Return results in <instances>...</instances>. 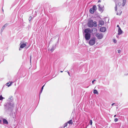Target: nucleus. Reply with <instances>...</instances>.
<instances>
[{
	"label": "nucleus",
	"mask_w": 128,
	"mask_h": 128,
	"mask_svg": "<svg viewBox=\"0 0 128 128\" xmlns=\"http://www.w3.org/2000/svg\"><path fill=\"white\" fill-rule=\"evenodd\" d=\"M5 110L7 112H11L13 110L14 107V103L7 102L6 105Z\"/></svg>",
	"instance_id": "nucleus-1"
},
{
	"label": "nucleus",
	"mask_w": 128,
	"mask_h": 128,
	"mask_svg": "<svg viewBox=\"0 0 128 128\" xmlns=\"http://www.w3.org/2000/svg\"><path fill=\"white\" fill-rule=\"evenodd\" d=\"M84 32L86 33L84 35V37L86 40H89L91 37V34L92 31L90 28H88L85 29Z\"/></svg>",
	"instance_id": "nucleus-2"
},
{
	"label": "nucleus",
	"mask_w": 128,
	"mask_h": 128,
	"mask_svg": "<svg viewBox=\"0 0 128 128\" xmlns=\"http://www.w3.org/2000/svg\"><path fill=\"white\" fill-rule=\"evenodd\" d=\"M96 42V39L95 38H91L90 40L88 43L90 46H93L94 44Z\"/></svg>",
	"instance_id": "nucleus-3"
},
{
	"label": "nucleus",
	"mask_w": 128,
	"mask_h": 128,
	"mask_svg": "<svg viewBox=\"0 0 128 128\" xmlns=\"http://www.w3.org/2000/svg\"><path fill=\"white\" fill-rule=\"evenodd\" d=\"M96 36L98 39H100L102 38L104 36V35L102 33H96Z\"/></svg>",
	"instance_id": "nucleus-4"
},
{
	"label": "nucleus",
	"mask_w": 128,
	"mask_h": 128,
	"mask_svg": "<svg viewBox=\"0 0 128 128\" xmlns=\"http://www.w3.org/2000/svg\"><path fill=\"white\" fill-rule=\"evenodd\" d=\"M93 22L92 20H89L88 23V26L90 28H92L93 26Z\"/></svg>",
	"instance_id": "nucleus-5"
},
{
	"label": "nucleus",
	"mask_w": 128,
	"mask_h": 128,
	"mask_svg": "<svg viewBox=\"0 0 128 128\" xmlns=\"http://www.w3.org/2000/svg\"><path fill=\"white\" fill-rule=\"evenodd\" d=\"M122 3L121 2H119L117 4L116 2V6L115 7V10L116 11L117 10V6H120L121 5Z\"/></svg>",
	"instance_id": "nucleus-6"
},
{
	"label": "nucleus",
	"mask_w": 128,
	"mask_h": 128,
	"mask_svg": "<svg viewBox=\"0 0 128 128\" xmlns=\"http://www.w3.org/2000/svg\"><path fill=\"white\" fill-rule=\"evenodd\" d=\"M106 28L105 27H102L100 28V32H105L106 30Z\"/></svg>",
	"instance_id": "nucleus-7"
},
{
	"label": "nucleus",
	"mask_w": 128,
	"mask_h": 128,
	"mask_svg": "<svg viewBox=\"0 0 128 128\" xmlns=\"http://www.w3.org/2000/svg\"><path fill=\"white\" fill-rule=\"evenodd\" d=\"M122 30H121L120 28H118V35H120L121 34H122Z\"/></svg>",
	"instance_id": "nucleus-8"
},
{
	"label": "nucleus",
	"mask_w": 128,
	"mask_h": 128,
	"mask_svg": "<svg viewBox=\"0 0 128 128\" xmlns=\"http://www.w3.org/2000/svg\"><path fill=\"white\" fill-rule=\"evenodd\" d=\"M104 24V22L102 20H100L99 22V26H101L102 25H103Z\"/></svg>",
	"instance_id": "nucleus-9"
},
{
	"label": "nucleus",
	"mask_w": 128,
	"mask_h": 128,
	"mask_svg": "<svg viewBox=\"0 0 128 128\" xmlns=\"http://www.w3.org/2000/svg\"><path fill=\"white\" fill-rule=\"evenodd\" d=\"M8 25V24H6L4 25L2 27L1 30V32H2L4 28L6 27Z\"/></svg>",
	"instance_id": "nucleus-10"
},
{
	"label": "nucleus",
	"mask_w": 128,
	"mask_h": 128,
	"mask_svg": "<svg viewBox=\"0 0 128 128\" xmlns=\"http://www.w3.org/2000/svg\"><path fill=\"white\" fill-rule=\"evenodd\" d=\"M98 7L99 10L100 11L102 12L103 10V9L102 8L100 7V4H99L98 5Z\"/></svg>",
	"instance_id": "nucleus-11"
},
{
	"label": "nucleus",
	"mask_w": 128,
	"mask_h": 128,
	"mask_svg": "<svg viewBox=\"0 0 128 128\" xmlns=\"http://www.w3.org/2000/svg\"><path fill=\"white\" fill-rule=\"evenodd\" d=\"M3 123L4 124H8V123L7 120L5 119H3Z\"/></svg>",
	"instance_id": "nucleus-12"
},
{
	"label": "nucleus",
	"mask_w": 128,
	"mask_h": 128,
	"mask_svg": "<svg viewBox=\"0 0 128 128\" xmlns=\"http://www.w3.org/2000/svg\"><path fill=\"white\" fill-rule=\"evenodd\" d=\"M26 45V43H23L20 46V48H23L25 47Z\"/></svg>",
	"instance_id": "nucleus-13"
},
{
	"label": "nucleus",
	"mask_w": 128,
	"mask_h": 128,
	"mask_svg": "<svg viewBox=\"0 0 128 128\" xmlns=\"http://www.w3.org/2000/svg\"><path fill=\"white\" fill-rule=\"evenodd\" d=\"M13 99L12 97V96H10L8 98V101L12 102L13 100Z\"/></svg>",
	"instance_id": "nucleus-14"
},
{
	"label": "nucleus",
	"mask_w": 128,
	"mask_h": 128,
	"mask_svg": "<svg viewBox=\"0 0 128 128\" xmlns=\"http://www.w3.org/2000/svg\"><path fill=\"white\" fill-rule=\"evenodd\" d=\"M122 12V11L121 10H118L116 14L117 15H120Z\"/></svg>",
	"instance_id": "nucleus-15"
},
{
	"label": "nucleus",
	"mask_w": 128,
	"mask_h": 128,
	"mask_svg": "<svg viewBox=\"0 0 128 128\" xmlns=\"http://www.w3.org/2000/svg\"><path fill=\"white\" fill-rule=\"evenodd\" d=\"M67 123L68 124H73V121L72 120H70L68 121V122Z\"/></svg>",
	"instance_id": "nucleus-16"
},
{
	"label": "nucleus",
	"mask_w": 128,
	"mask_h": 128,
	"mask_svg": "<svg viewBox=\"0 0 128 128\" xmlns=\"http://www.w3.org/2000/svg\"><path fill=\"white\" fill-rule=\"evenodd\" d=\"M12 82H9L6 84V86H7L8 87H9L12 84Z\"/></svg>",
	"instance_id": "nucleus-17"
},
{
	"label": "nucleus",
	"mask_w": 128,
	"mask_h": 128,
	"mask_svg": "<svg viewBox=\"0 0 128 128\" xmlns=\"http://www.w3.org/2000/svg\"><path fill=\"white\" fill-rule=\"evenodd\" d=\"M90 12L91 14H93L94 12V11L92 9V8H91L90 10Z\"/></svg>",
	"instance_id": "nucleus-18"
},
{
	"label": "nucleus",
	"mask_w": 128,
	"mask_h": 128,
	"mask_svg": "<svg viewBox=\"0 0 128 128\" xmlns=\"http://www.w3.org/2000/svg\"><path fill=\"white\" fill-rule=\"evenodd\" d=\"M126 2V0H123V3L122 4V6H124Z\"/></svg>",
	"instance_id": "nucleus-19"
},
{
	"label": "nucleus",
	"mask_w": 128,
	"mask_h": 128,
	"mask_svg": "<svg viewBox=\"0 0 128 128\" xmlns=\"http://www.w3.org/2000/svg\"><path fill=\"white\" fill-rule=\"evenodd\" d=\"M97 22L96 21H94L93 22V26L95 27H96L97 26Z\"/></svg>",
	"instance_id": "nucleus-20"
},
{
	"label": "nucleus",
	"mask_w": 128,
	"mask_h": 128,
	"mask_svg": "<svg viewBox=\"0 0 128 128\" xmlns=\"http://www.w3.org/2000/svg\"><path fill=\"white\" fill-rule=\"evenodd\" d=\"M55 47L54 46H53L50 49V51L51 52H52L55 49Z\"/></svg>",
	"instance_id": "nucleus-21"
},
{
	"label": "nucleus",
	"mask_w": 128,
	"mask_h": 128,
	"mask_svg": "<svg viewBox=\"0 0 128 128\" xmlns=\"http://www.w3.org/2000/svg\"><path fill=\"white\" fill-rule=\"evenodd\" d=\"M93 9L95 11L97 9V8L96 5L92 7Z\"/></svg>",
	"instance_id": "nucleus-22"
},
{
	"label": "nucleus",
	"mask_w": 128,
	"mask_h": 128,
	"mask_svg": "<svg viewBox=\"0 0 128 128\" xmlns=\"http://www.w3.org/2000/svg\"><path fill=\"white\" fill-rule=\"evenodd\" d=\"M93 92L94 94H98V92L97 90H94L93 91Z\"/></svg>",
	"instance_id": "nucleus-23"
},
{
	"label": "nucleus",
	"mask_w": 128,
	"mask_h": 128,
	"mask_svg": "<svg viewBox=\"0 0 128 128\" xmlns=\"http://www.w3.org/2000/svg\"><path fill=\"white\" fill-rule=\"evenodd\" d=\"M4 99V98L3 97L2 95L0 96V100H2Z\"/></svg>",
	"instance_id": "nucleus-24"
},
{
	"label": "nucleus",
	"mask_w": 128,
	"mask_h": 128,
	"mask_svg": "<svg viewBox=\"0 0 128 128\" xmlns=\"http://www.w3.org/2000/svg\"><path fill=\"white\" fill-rule=\"evenodd\" d=\"M32 18V16H30L29 18V20L30 22Z\"/></svg>",
	"instance_id": "nucleus-25"
},
{
	"label": "nucleus",
	"mask_w": 128,
	"mask_h": 128,
	"mask_svg": "<svg viewBox=\"0 0 128 128\" xmlns=\"http://www.w3.org/2000/svg\"><path fill=\"white\" fill-rule=\"evenodd\" d=\"M113 40L114 42V43H116L117 42V41L115 39H113Z\"/></svg>",
	"instance_id": "nucleus-26"
},
{
	"label": "nucleus",
	"mask_w": 128,
	"mask_h": 128,
	"mask_svg": "<svg viewBox=\"0 0 128 128\" xmlns=\"http://www.w3.org/2000/svg\"><path fill=\"white\" fill-rule=\"evenodd\" d=\"M90 125H92V120H90Z\"/></svg>",
	"instance_id": "nucleus-27"
},
{
	"label": "nucleus",
	"mask_w": 128,
	"mask_h": 128,
	"mask_svg": "<svg viewBox=\"0 0 128 128\" xmlns=\"http://www.w3.org/2000/svg\"><path fill=\"white\" fill-rule=\"evenodd\" d=\"M67 124L68 123H66L64 124V127H66V126L67 125Z\"/></svg>",
	"instance_id": "nucleus-28"
},
{
	"label": "nucleus",
	"mask_w": 128,
	"mask_h": 128,
	"mask_svg": "<svg viewBox=\"0 0 128 128\" xmlns=\"http://www.w3.org/2000/svg\"><path fill=\"white\" fill-rule=\"evenodd\" d=\"M118 120V119L117 118H116L114 120V121L115 122H116Z\"/></svg>",
	"instance_id": "nucleus-29"
},
{
	"label": "nucleus",
	"mask_w": 128,
	"mask_h": 128,
	"mask_svg": "<svg viewBox=\"0 0 128 128\" xmlns=\"http://www.w3.org/2000/svg\"><path fill=\"white\" fill-rule=\"evenodd\" d=\"M121 50H118V53H120L121 52Z\"/></svg>",
	"instance_id": "nucleus-30"
},
{
	"label": "nucleus",
	"mask_w": 128,
	"mask_h": 128,
	"mask_svg": "<svg viewBox=\"0 0 128 128\" xmlns=\"http://www.w3.org/2000/svg\"><path fill=\"white\" fill-rule=\"evenodd\" d=\"M96 80H94L92 81V84H94V81H95Z\"/></svg>",
	"instance_id": "nucleus-31"
},
{
	"label": "nucleus",
	"mask_w": 128,
	"mask_h": 128,
	"mask_svg": "<svg viewBox=\"0 0 128 128\" xmlns=\"http://www.w3.org/2000/svg\"><path fill=\"white\" fill-rule=\"evenodd\" d=\"M42 90H41L40 93V94L42 93Z\"/></svg>",
	"instance_id": "nucleus-32"
},
{
	"label": "nucleus",
	"mask_w": 128,
	"mask_h": 128,
	"mask_svg": "<svg viewBox=\"0 0 128 128\" xmlns=\"http://www.w3.org/2000/svg\"><path fill=\"white\" fill-rule=\"evenodd\" d=\"M44 86H43L42 87V88H41V90H43V88H44Z\"/></svg>",
	"instance_id": "nucleus-33"
},
{
	"label": "nucleus",
	"mask_w": 128,
	"mask_h": 128,
	"mask_svg": "<svg viewBox=\"0 0 128 128\" xmlns=\"http://www.w3.org/2000/svg\"><path fill=\"white\" fill-rule=\"evenodd\" d=\"M117 27H118V28H120V26H119V25H117Z\"/></svg>",
	"instance_id": "nucleus-34"
},
{
	"label": "nucleus",
	"mask_w": 128,
	"mask_h": 128,
	"mask_svg": "<svg viewBox=\"0 0 128 128\" xmlns=\"http://www.w3.org/2000/svg\"><path fill=\"white\" fill-rule=\"evenodd\" d=\"M101 2V0H98V2Z\"/></svg>",
	"instance_id": "nucleus-35"
},
{
	"label": "nucleus",
	"mask_w": 128,
	"mask_h": 128,
	"mask_svg": "<svg viewBox=\"0 0 128 128\" xmlns=\"http://www.w3.org/2000/svg\"><path fill=\"white\" fill-rule=\"evenodd\" d=\"M115 104L114 103H113L112 104V106H113L114 104Z\"/></svg>",
	"instance_id": "nucleus-36"
},
{
	"label": "nucleus",
	"mask_w": 128,
	"mask_h": 128,
	"mask_svg": "<svg viewBox=\"0 0 128 128\" xmlns=\"http://www.w3.org/2000/svg\"><path fill=\"white\" fill-rule=\"evenodd\" d=\"M116 37H117V38H119V36H118V35H117L116 36Z\"/></svg>",
	"instance_id": "nucleus-37"
},
{
	"label": "nucleus",
	"mask_w": 128,
	"mask_h": 128,
	"mask_svg": "<svg viewBox=\"0 0 128 128\" xmlns=\"http://www.w3.org/2000/svg\"><path fill=\"white\" fill-rule=\"evenodd\" d=\"M2 122V121L1 120H0V124Z\"/></svg>",
	"instance_id": "nucleus-38"
},
{
	"label": "nucleus",
	"mask_w": 128,
	"mask_h": 128,
	"mask_svg": "<svg viewBox=\"0 0 128 128\" xmlns=\"http://www.w3.org/2000/svg\"><path fill=\"white\" fill-rule=\"evenodd\" d=\"M68 74L70 76V73H69V72H68Z\"/></svg>",
	"instance_id": "nucleus-39"
},
{
	"label": "nucleus",
	"mask_w": 128,
	"mask_h": 128,
	"mask_svg": "<svg viewBox=\"0 0 128 128\" xmlns=\"http://www.w3.org/2000/svg\"><path fill=\"white\" fill-rule=\"evenodd\" d=\"M31 56H30V61L31 62Z\"/></svg>",
	"instance_id": "nucleus-40"
},
{
	"label": "nucleus",
	"mask_w": 128,
	"mask_h": 128,
	"mask_svg": "<svg viewBox=\"0 0 128 128\" xmlns=\"http://www.w3.org/2000/svg\"><path fill=\"white\" fill-rule=\"evenodd\" d=\"M19 50H21V49L19 48Z\"/></svg>",
	"instance_id": "nucleus-41"
},
{
	"label": "nucleus",
	"mask_w": 128,
	"mask_h": 128,
	"mask_svg": "<svg viewBox=\"0 0 128 128\" xmlns=\"http://www.w3.org/2000/svg\"><path fill=\"white\" fill-rule=\"evenodd\" d=\"M116 115H115L114 116V117H116Z\"/></svg>",
	"instance_id": "nucleus-42"
},
{
	"label": "nucleus",
	"mask_w": 128,
	"mask_h": 128,
	"mask_svg": "<svg viewBox=\"0 0 128 128\" xmlns=\"http://www.w3.org/2000/svg\"><path fill=\"white\" fill-rule=\"evenodd\" d=\"M63 72V71H60V72Z\"/></svg>",
	"instance_id": "nucleus-43"
},
{
	"label": "nucleus",
	"mask_w": 128,
	"mask_h": 128,
	"mask_svg": "<svg viewBox=\"0 0 128 128\" xmlns=\"http://www.w3.org/2000/svg\"><path fill=\"white\" fill-rule=\"evenodd\" d=\"M2 11L3 12H4V10L3 9H2Z\"/></svg>",
	"instance_id": "nucleus-44"
}]
</instances>
